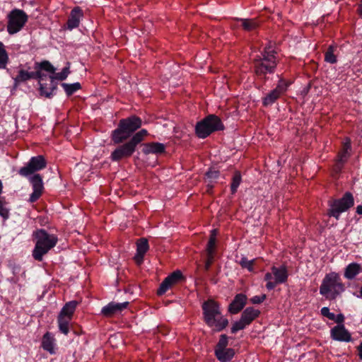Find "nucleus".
Here are the masks:
<instances>
[{"instance_id":"4","label":"nucleus","mask_w":362,"mask_h":362,"mask_svg":"<svg viewBox=\"0 0 362 362\" xmlns=\"http://www.w3.org/2000/svg\"><path fill=\"white\" fill-rule=\"evenodd\" d=\"M33 69V71H31V67L28 66V64H20L18 66V74L13 77L14 85L18 86L31 79L37 80V78H41L40 73L42 71L48 73H54L56 71V69L47 60L35 62Z\"/></svg>"},{"instance_id":"9","label":"nucleus","mask_w":362,"mask_h":362,"mask_svg":"<svg viewBox=\"0 0 362 362\" xmlns=\"http://www.w3.org/2000/svg\"><path fill=\"white\" fill-rule=\"evenodd\" d=\"M354 205L353 194L350 192H346L341 198L329 202V209L327 211V215L338 220L341 213L346 211Z\"/></svg>"},{"instance_id":"24","label":"nucleus","mask_w":362,"mask_h":362,"mask_svg":"<svg viewBox=\"0 0 362 362\" xmlns=\"http://www.w3.org/2000/svg\"><path fill=\"white\" fill-rule=\"evenodd\" d=\"M351 150V140L349 138H346V141L342 144L341 149L338 152L336 160L346 163L350 157Z\"/></svg>"},{"instance_id":"5","label":"nucleus","mask_w":362,"mask_h":362,"mask_svg":"<svg viewBox=\"0 0 362 362\" xmlns=\"http://www.w3.org/2000/svg\"><path fill=\"white\" fill-rule=\"evenodd\" d=\"M142 124L141 119L132 115L119 121L117 127L111 133V141L119 144L128 139Z\"/></svg>"},{"instance_id":"6","label":"nucleus","mask_w":362,"mask_h":362,"mask_svg":"<svg viewBox=\"0 0 362 362\" xmlns=\"http://www.w3.org/2000/svg\"><path fill=\"white\" fill-rule=\"evenodd\" d=\"M33 237L35 240L33 257L41 262L43 256L57 245L58 238L55 235L48 233L45 229H37L33 232Z\"/></svg>"},{"instance_id":"16","label":"nucleus","mask_w":362,"mask_h":362,"mask_svg":"<svg viewBox=\"0 0 362 362\" xmlns=\"http://www.w3.org/2000/svg\"><path fill=\"white\" fill-rule=\"evenodd\" d=\"M330 335L335 341L346 342L351 341V335L344 325H337L332 328Z\"/></svg>"},{"instance_id":"8","label":"nucleus","mask_w":362,"mask_h":362,"mask_svg":"<svg viewBox=\"0 0 362 362\" xmlns=\"http://www.w3.org/2000/svg\"><path fill=\"white\" fill-rule=\"evenodd\" d=\"M223 129L224 125L221 119L215 115H209L197 123L195 133L199 138L205 139L213 132Z\"/></svg>"},{"instance_id":"44","label":"nucleus","mask_w":362,"mask_h":362,"mask_svg":"<svg viewBox=\"0 0 362 362\" xmlns=\"http://www.w3.org/2000/svg\"><path fill=\"white\" fill-rule=\"evenodd\" d=\"M206 256H207V258H206V260L205 262V265H204L205 271H208L210 269V267L214 262V255H206Z\"/></svg>"},{"instance_id":"40","label":"nucleus","mask_w":362,"mask_h":362,"mask_svg":"<svg viewBox=\"0 0 362 362\" xmlns=\"http://www.w3.org/2000/svg\"><path fill=\"white\" fill-rule=\"evenodd\" d=\"M273 279V274L272 272H267L264 275V281H267L266 284V288L267 290L271 291L273 290L276 286V282L274 281H272Z\"/></svg>"},{"instance_id":"46","label":"nucleus","mask_w":362,"mask_h":362,"mask_svg":"<svg viewBox=\"0 0 362 362\" xmlns=\"http://www.w3.org/2000/svg\"><path fill=\"white\" fill-rule=\"evenodd\" d=\"M332 320L336 322L338 325H340L344 322V316L342 314H339L337 315H335V319Z\"/></svg>"},{"instance_id":"23","label":"nucleus","mask_w":362,"mask_h":362,"mask_svg":"<svg viewBox=\"0 0 362 362\" xmlns=\"http://www.w3.org/2000/svg\"><path fill=\"white\" fill-rule=\"evenodd\" d=\"M259 315L260 311L258 309H255L253 307H247L243 310L240 317L243 319V321H245L246 324L250 325Z\"/></svg>"},{"instance_id":"7","label":"nucleus","mask_w":362,"mask_h":362,"mask_svg":"<svg viewBox=\"0 0 362 362\" xmlns=\"http://www.w3.org/2000/svg\"><path fill=\"white\" fill-rule=\"evenodd\" d=\"M345 291V285L339 274L332 272L327 274L320 286V293L326 299L335 300Z\"/></svg>"},{"instance_id":"15","label":"nucleus","mask_w":362,"mask_h":362,"mask_svg":"<svg viewBox=\"0 0 362 362\" xmlns=\"http://www.w3.org/2000/svg\"><path fill=\"white\" fill-rule=\"evenodd\" d=\"M185 278L180 270L173 272L168 276L160 284L159 288L157 291L158 296L163 295L169 288L176 285Z\"/></svg>"},{"instance_id":"11","label":"nucleus","mask_w":362,"mask_h":362,"mask_svg":"<svg viewBox=\"0 0 362 362\" xmlns=\"http://www.w3.org/2000/svg\"><path fill=\"white\" fill-rule=\"evenodd\" d=\"M28 16L23 10L15 8L8 15L7 32L13 35L19 32L25 25Z\"/></svg>"},{"instance_id":"17","label":"nucleus","mask_w":362,"mask_h":362,"mask_svg":"<svg viewBox=\"0 0 362 362\" xmlns=\"http://www.w3.org/2000/svg\"><path fill=\"white\" fill-rule=\"evenodd\" d=\"M83 17V11L79 6H75L70 12L66 21V28L71 30L79 26L81 18Z\"/></svg>"},{"instance_id":"33","label":"nucleus","mask_w":362,"mask_h":362,"mask_svg":"<svg viewBox=\"0 0 362 362\" xmlns=\"http://www.w3.org/2000/svg\"><path fill=\"white\" fill-rule=\"evenodd\" d=\"M242 180L241 174L239 171H235L232 177V182L230 184L231 194H234L236 193L237 189L240 185Z\"/></svg>"},{"instance_id":"48","label":"nucleus","mask_w":362,"mask_h":362,"mask_svg":"<svg viewBox=\"0 0 362 362\" xmlns=\"http://www.w3.org/2000/svg\"><path fill=\"white\" fill-rule=\"evenodd\" d=\"M357 12L358 14L362 18V0L360 1V3L358 6Z\"/></svg>"},{"instance_id":"13","label":"nucleus","mask_w":362,"mask_h":362,"mask_svg":"<svg viewBox=\"0 0 362 362\" xmlns=\"http://www.w3.org/2000/svg\"><path fill=\"white\" fill-rule=\"evenodd\" d=\"M41 78H37L38 83L40 85V93L41 95L46 98H50L54 92L57 90V83L49 76L40 73Z\"/></svg>"},{"instance_id":"36","label":"nucleus","mask_w":362,"mask_h":362,"mask_svg":"<svg viewBox=\"0 0 362 362\" xmlns=\"http://www.w3.org/2000/svg\"><path fill=\"white\" fill-rule=\"evenodd\" d=\"M7 202L4 197H0V216L6 219L9 216V209L7 208Z\"/></svg>"},{"instance_id":"37","label":"nucleus","mask_w":362,"mask_h":362,"mask_svg":"<svg viewBox=\"0 0 362 362\" xmlns=\"http://www.w3.org/2000/svg\"><path fill=\"white\" fill-rule=\"evenodd\" d=\"M228 344V337L226 334H221L219 340L215 346V351H218L227 348Z\"/></svg>"},{"instance_id":"50","label":"nucleus","mask_w":362,"mask_h":362,"mask_svg":"<svg viewBox=\"0 0 362 362\" xmlns=\"http://www.w3.org/2000/svg\"><path fill=\"white\" fill-rule=\"evenodd\" d=\"M356 212L359 215H362V205L357 206Z\"/></svg>"},{"instance_id":"43","label":"nucleus","mask_w":362,"mask_h":362,"mask_svg":"<svg viewBox=\"0 0 362 362\" xmlns=\"http://www.w3.org/2000/svg\"><path fill=\"white\" fill-rule=\"evenodd\" d=\"M267 298L265 294H262V296H255L252 298H250V301L253 304H259L262 303Z\"/></svg>"},{"instance_id":"10","label":"nucleus","mask_w":362,"mask_h":362,"mask_svg":"<svg viewBox=\"0 0 362 362\" xmlns=\"http://www.w3.org/2000/svg\"><path fill=\"white\" fill-rule=\"evenodd\" d=\"M78 305V302L76 300H71L66 303L57 317L59 329L65 335H67L69 332V324Z\"/></svg>"},{"instance_id":"41","label":"nucleus","mask_w":362,"mask_h":362,"mask_svg":"<svg viewBox=\"0 0 362 362\" xmlns=\"http://www.w3.org/2000/svg\"><path fill=\"white\" fill-rule=\"evenodd\" d=\"M220 175V172L216 170L210 169L206 173V177L209 180L210 182H213L214 180H216Z\"/></svg>"},{"instance_id":"1","label":"nucleus","mask_w":362,"mask_h":362,"mask_svg":"<svg viewBox=\"0 0 362 362\" xmlns=\"http://www.w3.org/2000/svg\"><path fill=\"white\" fill-rule=\"evenodd\" d=\"M47 166V161L43 156L32 157L28 163L18 170V174L25 177H29L33 187V192L30 196L29 202H35L40 199L44 192L42 177L40 174H34Z\"/></svg>"},{"instance_id":"3","label":"nucleus","mask_w":362,"mask_h":362,"mask_svg":"<svg viewBox=\"0 0 362 362\" xmlns=\"http://www.w3.org/2000/svg\"><path fill=\"white\" fill-rule=\"evenodd\" d=\"M204 320L215 332H221L228 325V320L221 315L219 304L208 300L202 304Z\"/></svg>"},{"instance_id":"21","label":"nucleus","mask_w":362,"mask_h":362,"mask_svg":"<svg viewBox=\"0 0 362 362\" xmlns=\"http://www.w3.org/2000/svg\"><path fill=\"white\" fill-rule=\"evenodd\" d=\"M165 146L163 144L158 142H151L144 144L143 153L144 154H161L165 152Z\"/></svg>"},{"instance_id":"49","label":"nucleus","mask_w":362,"mask_h":362,"mask_svg":"<svg viewBox=\"0 0 362 362\" xmlns=\"http://www.w3.org/2000/svg\"><path fill=\"white\" fill-rule=\"evenodd\" d=\"M357 349H358V356H359L360 359L362 360V342L357 347Z\"/></svg>"},{"instance_id":"2","label":"nucleus","mask_w":362,"mask_h":362,"mask_svg":"<svg viewBox=\"0 0 362 362\" xmlns=\"http://www.w3.org/2000/svg\"><path fill=\"white\" fill-rule=\"evenodd\" d=\"M279 58L275 47L272 42H269L260 54L253 60V71L256 78L265 82L268 74H273L276 71Z\"/></svg>"},{"instance_id":"35","label":"nucleus","mask_w":362,"mask_h":362,"mask_svg":"<svg viewBox=\"0 0 362 362\" xmlns=\"http://www.w3.org/2000/svg\"><path fill=\"white\" fill-rule=\"evenodd\" d=\"M69 73V67L66 66L62 69L61 72L55 73L54 71V73H51L52 75H50L49 76L54 80V81H55L56 80L62 81L67 78Z\"/></svg>"},{"instance_id":"26","label":"nucleus","mask_w":362,"mask_h":362,"mask_svg":"<svg viewBox=\"0 0 362 362\" xmlns=\"http://www.w3.org/2000/svg\"><path fill=\"white\" fill-rule=\"evenodd\" d=\"M241 26L245 31L251 32L256 30L260 25V21L257 18H240Z\"/></svg>"},{"instance_id":"19","label":"nucleus","mask_w":362,"mask_h":362,"mask_svg":"<svg viewBox=\"0 0 362 362\" xmlns=\"http://www.w3.org/2000/svg\"><path fill=\"white\" fill-rule=\"evenodd\" d=\"M247 298L243 293L235 295L232 302L228 305V312L235 315L240 312L247 303Z\"/></svg>"},{"instance_id":"38","label":"nucleus","mask_w":362,"mask_h":362,"mask_svg":"<svg viewBox=\"0 0 362 362\" xmlns=\"http://www.w3.org/2000/svg\"><path fill=\"white\" fill-rule=\"evenodd\" d=\"M255 259L248 260L246 257H243L240 261V265L243 269H247L249 272H252L254 271V264Z\"/></svg>"},{"instance_id":"31","label":"nucleus","mask_w":362,"mask_h":362,"mask_svg":"<svg viewBox=\"0 0 362 362\" xmlns=\"http://www.w3.org/2000/svg\"><path fill=\"white\" fill-rule=\"evenodd\" d=\"M337 47L334 45H329L325 53V61L330 64H335L337 62V56L334 54V51Z\"/></svg>"},{"instance_id":"29","label":"nucleus","mask_w":362,"mask_h":362,"mask_svg":"<svg viewBox=\"0 0 362 362\" xmlns=\"http://www.w3.org/2000/svg\"><path fill=\"white\" fill-rule=\"evenodd\" d=\"M148 135L147 130L143 129L135 133L128 141L132 146L136 149V146L144 141V138Z\"/></svg>"},{"instance_id":"45","label":"nucleus","mask_w":362,"mask_h":362,"mask_svg":"<svg viewBox=\"0 0 362 362\" xmlns=\"http://www.w3.org/2000/svg\"><path fill=\"white\" fill-rule=\"evenodd\" d=\"M344 163H344V162L336 160V163L333 168L334 172H336L337 173H339L341 170V169L343 168Z\"/></svg>"},{"instance_id":"28","label":"nucleus","mask_w":362,"mask_h":362,"mask_svg":"<svg viewBox=\"0 0 362 362\" xmlns=\"http://www.w3.org/2000/svg\"><path fill=\"white\" fill-rule=\"evenodd\" d=\"M235 355V351L232 348H226L223 350L215 351V356L221 362L230 361Z\"/></svg>"},{"instance_id":"42","label":"nucleus","mask_w":362,"mask_h":362,"mask_svg":"<svg viewBox=\"0 0 362 362\" xmlns=\"http://www.w3.org/2000/svg\"><path fill=\"white\" fill-rule=\"evenodd\" d=\"M320 313L322 316L327 317L330 320L335 319L334 313H331L327 307H323Z\"/></svg>"},{"instance_id":"18","label":"nucleus","mask_w":362,"mask_h":362,"mask_svg":"<svg viewBox=\"0 0 362 362\" xmlns=\"http://www.w3.org/2000/svg\"><path fill=\"white\" fill-rule=\"evenodd\" d=\"M129 305V302L117 303L110 302L102 308L101 314L106 317H111L117 313L122 312Z\"/></svg>"},{"instance_id":"20","label":"nucleus","mask_w":362,"mask_h":362,"mask_svg":"<svg viewBox=\"0 0 362 362\" xmlns=\"http://www.w3.org/2000/svg\"><path fill=\"white\" fill-rule=\"evenodd\" d=\"M149 249L148 240L145 238H141L137 240L136 243V253L134 257V259L136 264L141 265L144 262L145 254Z\"/></svg>"},{"instance_id":"14","label":"nucleus","mask_w":362,"mask_h":362,"mask_svg":"<svg viewBox=\"0 0 362 362\" xmlns=\"http://www.w3.org/2000/svg\"><path fill=\"white\" fill-rule=\"evenodd\" d=\"M136 149L132 144L127 141L123 144L119 145L110 155V159L114 162H119L122 160L130 158Z\"/></svg>"},{"instance_id":"22","label":"nucleus","mask_w":362,"mask_h":362,"mask_svg":"<svg viewBox=\"0 0 362 362\" xmlns=\"http://www.w3.org/2000/svg\"><path fill=\"white\" fill-rule=\"evenodd\" d=\"M276 285L285 283L288 279V272L286 267H276L273 266L271 268Z\"/></svg>"},{"instance_id":"25","label":"nucleus","mask_w":362,"mask_h":362,"mask_svg":"<svg viewBox=\"0 0 362 362\" xmlns=\"http://www.w3.org/2000/svg\"><path fill=\"white\" fill-rule=\"evenodd\" d=\"M361 272V266L356 262H353L346 266L344 270V276L346 279L351 280L354 279Z\"/></svg>"},{"instance_id":"34","label":"nucleus","mask_w":362,"mask_h":362,"mask_svg":"<svg viewBox=\"0 0 362 362\" xmlns=\"http://www.w3.org/2000/svg\"><path fill=\"white\" fill-rule=\"evenodd\" d=\"M62 86L64 88L66 95L68 96L74 94L76 91L80 90L81 88V86L79 83L76 82L74 83H62Z\"/></svg>"},{"instance_id":"32","label":"nucleus","mask_w":362,"mask_h":362,"mask_svg":"<svg viewBox=\"0 0 362 362\" xmlns=\"http://www.w3.org/2000/svg\"><path fill=\"white\" fill-rule=\"evenodd\" d=\"M216 230H211V233L209 237V240L208 241L206 252V255H214L215 248H216Z\"/></svg>"},{"instance_id":"51","label":"nucleus","mask_w":362,"mask_h":362,"mask_svg":"<svg viewBox=\"0 0 362 362\" xmlns=\"http://www.w3.org/2000/svg\"><path fill=\"white\" fill-rule=\"evenodd\" d=\"M359 293H360V295L358 296V297L362 298V286L360 288Z\"/></svg>"},{"instance_id":"12","label":"nucleus","mask_w":362,"mask_h":362,"mask_svg":"<svg viewBox=\"0 0 362 362\" xmlns=\"http://www.w3.org/2000/svg\"><path fill=\"white\" fill-rule=\"evenodd\" d=\"M289 85L290 83L288 81L284 78H280L276 86L262 98L263 106L268 107L273 105L286 93Z\"/></svg>"},{"instance_id":"27","label":"nucleus","mask_w":362,"mask_h":362,"mask_svg":"<svg viewBox=\"0 0 362 362\" xmlns=\"http://www.w3.org/2000/svg\"><path fill=\"white\" fill-rule=\"evenodd\" d=\"M54 338L49 332H46L42 339V347L50 354H54Z\"/></svg>"},{"instance_id":"30","label":"nucleus","mask_w":362,"mask_h":362,"mask_svg":"<svg viewBox=\"0 0 362 362\" xmlns=\"http://www.w3.org/2000/svg\"><path fill=\"white\" fill-rule=\"evenodd\" d=\"M9 62L8 54L6 49V47L2 42L0 41V69L6 68Z\"/></svg>"},{"instance_id":"47","label":"nucleus","mask_w":362,"mask_h":362,"mask_svg":"<svg viewBox=\"0 0 362 362\" xmlns=\"http://www.w3.org/2000/svg\"><path fill=\"white\" fill-rule=\"evenodd\" d=\"M213 188H214L213 182H210L209 181V183L206 185V192L209 193V194H211L212 192Z\"/></svg>"},{"instance_id":"39","label":"nucleus","mask_w":362,"mask_h":362,"mask_svg":"<svg viewBox=\"0 0 362 362\" xmlns=\"http://www.w3.org/2000/svg\"><path fill=\"white\" fill-rule=\"evenodd\" d=\"M248 325L245 321H243V319L240 317L238 321L235 322L232 325L230 332L232 334H235L237 332L244 329Z\"/></svg>"}]
</instances>
